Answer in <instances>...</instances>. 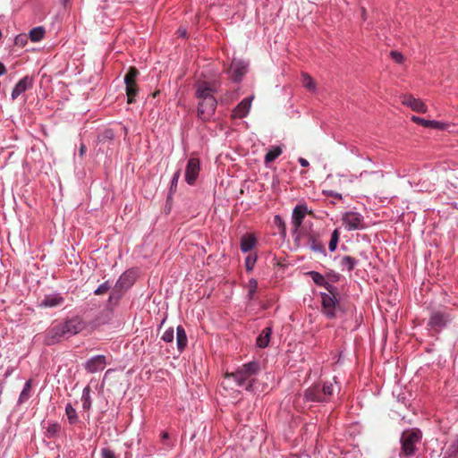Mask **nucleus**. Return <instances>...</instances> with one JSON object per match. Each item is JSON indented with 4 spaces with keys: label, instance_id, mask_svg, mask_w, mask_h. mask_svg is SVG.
Segmentation results:
<instances>
[{
    "label": "nucleus",
    "instance_id": "44",
    "mask_svg": "<svg viewBox=\"0 0 458 458\" xmlns=\"http://www.w3.org/2000/svg\"><path fill=\"white\" fill-rule=\"evenodd\" d=\"M391 57L398 64L403 61V55L398 51H391Z\"/></svg>",
    "mask_w": 458,
    "mask_h": 458
},
{
    "label": "nucleus",
    "instance_id": "2",
    "mask_svg": "<svg viewBox=\"0 0 458 458\" xmlns=\"http://www.w3.org/2000/svg\"><path fill=\"white\" fill-rule=\"evenodd\" d=\"M195 98L199 100L197 106V117L203 123L211 121L216 114L217 101L214 97L216 91L213 83L208 81H197L194 84Z\"/></svg>",
    "mask_w": 458,
    "mask_h": 458
},
{
    "label": "nucleus",
    "instance_id": "33",
    "mask_svg": "<svg viewBox=\"0 0 458 458\" xmlns=\"http://www.w3.org/2000/svg\"><path fill=\"white\" fill-rule=\"evenodd\" d=\"M126 94L128 97V103L131 104L135 101V98L138 94V87L136 83H131L129 85H125Z\"/></svg>",
    "mask_w": 458,
    "mask_h": 458
},
{
    "label": "nucleus",
    "instance_id": "16",
    "mask_svg": "<svg viewBox=\"0 0 458 458\" xmlns=\"http://www.w3.org/2000/svg\"><path fill=\"white\" fill-rule=\"evenodd\" d=\"M125 293V290L117 288V286L114 284V287L110 289V294L106 305V309L110 311H113L118 306Z\"/></svg>",
    "mask_w": 458,
    "mask_h": 458
},
{
    "label": "nucleus",
    "instance_id": "31",
    "mask_svg": "<svg viewBox=\"0 0 458 458\" xmlns=\"http://www.w3.org/2000/svg\"><path fill=\"white\" fill-rule=\"evenodd\" d=\"M90 387L89 386H85L82 391L81 402L82 408L85 411H88L91 408V396H90Z\"/></svg>",
    "mask_w": 458,
    "mask_h": 458
},
{
    "label": "nucleus",
    "instance_id": "47",
    "mask_svg": "<svg viewBox=\"0 0 458 458\" xmlns=\"http://www.w3.org/2000/svg\"><path fill=\"white\" fill-rule=\"evenodd\" d=\"M326 193H327V196H332V197H335V198L339 199H342V194L341 193L335 192L333 191H328Z\"/></svg>",
    "mask_w": 458,
    "mask_h": 458
},
{
    "label": "nucleus",
    "instance_id": "38",
    "mask_svg": "<svg viewBox=\"0 0 458 458\" xmlns=\"http://www.w3.org/2000/svg\"><path fill=\"white\" fill-rule=\"evenodd\" d=\"M111 289V284L109 283V281H105L104 283H102L101 284H99L93 292V293L95 295H102L104 293H106V292L110 291Z\"/></svg>",
    "mask_w": 458,
    "mask_h": 458
},
{
    "label": "nucleus",
    "instance_id": "13",
    "mask_svg": "<svg viewBox=\"0 0 458 458\" xmlns=\"http://www.w3.org/2000/svg\"><path fill=\"white\" fill-rule=\"evenodd\" d=\"M307 213L308 208L306 205L301 204L295 206L292 213V224L293 226V233H296L300 229Z\"/></svg>",
    "mask_w": 458,
    "mask_h": 458
},
{
    "label": "nucleus",
    "instance_id": "21",
    "mask_svg": "<svg viewBox=\"0 0 458 458\" xmlns=\"http://www.w3.org/2000/svg\"><path fill=\"white\" fill-rule=\"evenodd\" d=\"M411 120L425 127V128H432V129H437V130H445L447 128V123H445L443 122H439V121H436V120H426L424 118H421V117H419V116H416V115H412L411 116Z\"/></svg>",
    "mask_w": 458,
    "mask_h": 458
},
{
    "label": "nucleus",
    "instance_id": "42",
    "mask_svg": "<svg viewBox=\"0 0 458 458\" xmlns=\"http://www.w3.org/2000/svg\"><path fill=\"white\" fill-rule=\"evenodd\" d=\"M256 261H257V256L248 255L245 259L246 270L249 272L253 270Z\"/></svg>",
    "mask_w": 458,
    "mask_h": 458
},
{
    "label": "nucleus",
    "instance_id": "8",
    "mask_svg": "<svg viewBox=\"0 0 458 458\" xmlns=\"http://www.w3.org/2000/svg\"><path fill=\"white\" fill-rule=\"evenodd\" d=\"M114 146V132L112 129H105L97 137L98 150L106 156H111Z\"/></svg>",
    "mask_w": 458,
    "mask_h": 458
},
{
    "label": "nucleus",
    "instance_id": "49",
    "mask_svg": "<svg viewBox=\"0 0 458 458\" xmlns=\"http://www.w3.org/2000/svg\"><path fill=\"white\" fill-rule=\"evenodd\" d=\"M298 161L302 167H308L310 165L309 161L303 157H299Z\"/></svg>",
    "mask_w": 458,
    "mask_h": 458
},
{
    "label": "nucleus",
    "instance_id": "14",
    "mask_svg": "<svg viewBox=\"0 0 458 458\" xmlns=\"http://www.w3.org/2000/svg\"><path fill=\"white\" fill-rule=\"evenodd\" d=\"M135 280L136 273L132 269H128L119 276L114 284L127 292L134 284Z\"/></svg>",
    "mask_w": 458,
    "mask_h": 458
},
{
    "label": "nucleus",
    "instance_id": "17",
    "mask_svg": "<svg viewBox=\"0 0 458 458\" xmlns=\"http://www.w3.org/2000/svg\"><path fill=\"white\" fill-rule=\"evenodd\" d=\"M33 86V79L30 76H24L21 78L13 87L11 94V98L13 100L16 99L21 93L25 92L27 89L32 88Z\"/></svg>",
    "mask_w": 458,
    "mask_h": 458
},
{
    "label": "nucleus",
    "instance_id": "41",
    "mask_svg": "<svg viewBox=\"0 0 458 458\" xmlns=\"http://www.w3.org/2000/svg\"><path fill=\"white\" fill-rule=\"evenodd\" d=\"M174 338V331L173 327L166 329L161 336V339L165 343H173Z\"/></svg>",
    "mask_w": 458,
    "mask_h": 458
},
{
    "label": "nucleus",
    "instance_id": "40",
    "mask_svg": "<svg viewBox=\"0 0 458 458\" xmlns=\"http://www.w3.org/2000/svg\"><path fill=\"white\" fill-rule=\"evenodd\" d=\"M302 84L306 89H308L310 91H314L316 89L314 81L310 75H303Z\"/></svg>",
    "mask_w": 458,
    "mask_h": 458
},
{
    "label": "nucleus",
    "instance_id": "35",
    "mask_svg": "<svg viewBox=\"0 0 458 458\" xmlns=\"http://www.w3.org/2000/svg\"><path fill=\"white\" fill-rule=\"evenodd\" d=\"M44 34H45V30L43 27H36V28H33L30 31V38L31 41L38 42L43 38Z\"/></svg>",
    "mask_w": 458,
    "mask_h": 458
},
{
    "label": "nucleus",
    "instance_id": "3",
    "mask_svg": "<svg viewBox=\"0 0 458 458\" xmlns=\"http://www.w3.org/2000/svg\"><path fill=\"white\" fill-rule=\"evenodd\" d=\"M260 371V362L254 360L238 367L234 372H226L225 379L233 380L236 386L251 392L253 391L254 385L257 383L256 377Z\"/></svg>",
    "mask_w": 458,
    "mask_h": 458
},
{
    "label": "nucleus",
    "instance_id": "12",
    "mask_svg": "<svg viewBox=\"0 0 458 458\" xmlns=\"http://www.w3.org/2000/svg\"><path fill=\"white\" fill-rule=\"evenodd\" d=\"M106 365V358L103 354L92 356L84 363V369L87 372L94 374L102 371Z\"/></svg>",
    "mask_w": 458,
    "mask_h": 458
},
{
    "label": "nucleus",
    "instance_id": "11",
    "mask_svg": "<svg viewBox=\"0 0 458 458\" xmlns=\"http://www.w3.org/2000/svg\"><path fill=\"white\" fill-rule=\"evenodd\" d=\"M249 63L242 59H233L227 71L231 80L233 82H240L247 73Z\"/></svg>",
    "mask_w": 458,
    "mask_h": 458
},
{
    "label": "nucleus",
    "instance_id": "24",
    "mask_svg": "<svg viewBox=\"0 0 458 458\" xmlns=\"http://www.w3.org/2000/svg\"><path fill=\"white\" fill-rule=\"evenodd\" d=\"M188 344V337L184 327L179 325L176 327V345L179 352H182Z\"/></svg>",
    "mask_w": 458,
    "mask_h": 458
},
{
    "label": "nucleus",
    "instance_id": "25",
    "mask_svg": "<svg viewBox=\"0 0 458 458\" xmlns=\"http://www.w3.org/2000/svg\"><path fill=\"white\" fill-rule=\"evenodd\" d=\"M256 243L257 240L255 236L248 233L242 235L240 242V248L242 252L246 253L250 251L256 245Z\"/></svg>",
    "mask_w": 458,
    "mask_h": 458
},
{
    "label": "nucleus",
    "instance_id": "9",
    "mask_svg": "<svg viewBox=\"0 0 458 458\" xmlns=\"http://www.w3.org/2000/svg\"><path fill=\"white\" fill-rule=\"evenodd\" d=\"M342 221L347 231L363 230L366 228L363 216L356 211H346L344 213Z\"/></svg>",
    "mask_w": 458,
    "mask_h": 458
},
{
    "label": "nucleus",
    "instance_id": "5",
    "mask_svg": "<svg viewBox=\"0 0 458 458\" xmlns=\"http://www.w3.org/2000/svg\"><path fill=\"white\" fill-rule=\"evenodd\" d=\"M421 439V432L418 429L404 431L400 438L401 449L399 458H413L416 454L417 445Z\"/></svg>",
    "mask_w": 458,
    "mask_h": 458
},
{
    "label": "nucleus",
    "instance_id": "26",
    "mask_svg": "<svg viewBox=\"0 0 458 458\" xmlns=\"http://www.w3.org/2000/svg\"><path fill=\"white\" fill-rule=\"evenodd\" d=\"M308 244L311 250L321 253L324 256L327 255V251L323 243L320 241H318L314 234H308Z\"/></svg>",
    "mask_w": 458,
    "mask_h": 458
},
{
    "label": "nucleus",
    "instance_id": "39",
    "mask_svg": "<svg viewBox=\"0 0 458 458\" xmlns=\"http://www.w3.org/2000/svg\"><path fill=\"white\" fill-rule=\"evenodd\" d=\"M60 425L57 422H49L47 428L48 437H55L60 430Z\"/></svg>",
    "mask_w": 458,
    "mask_h": 458
},
{
    "label": "nucleus",
    "instance_id": "18",
    "mask_svg": "<svg viewBox=\"0 0 458 458\" xmlns=\"http://www.w3.org/2000/svg\"><path fill=\"white\" fill-rule=\"evenodd\" d=\"M402 103L418 113L424 114L428 110L427 106L420 99L415 98L411 95H404L402 98Z\"/></svg>",
    "mask_w": 458,
    "mask_h": 458
},
{
    "label": "nucleus",
    "instance_id": "57",
    "mask_svg": "<svg viewBox=\"0 0 458 458\" xmlns=\"http://www.w3.org/2000/svg\"><path fill=\"white\" fill-rule=\"evenodd\" d=\"M366 160L369 161V162H372L371 158L370 157H366Z\"/></svg>",
    "mask_w": 458,
    "mask_h": 458
},
{
    "label": "nucleus",
    "instance_id": "28",
    "mask_svg": "<svg viewBox=\"0 0 458 458\" xmlns=\"http://www.w3.org/2000/svg\"><path fill=\"white\" fill-rule=\"evenodd\" d=\"M31 386H32L31 379H29L25 382V384L23 385L22 390L18 398L19 404L24 403L25 402H27L30 399Z\"/></svg>",
    "mask_w": 458,
    "mask_h": 458
},
{
    "label": "nucleus",
    "instance_id": "51",
    "mask_svg": "<svg viewBox=\"0 0 458 458\" xmlns=\"http://www.w3.org/2000/svg\"><path fill=\"white\" fill-rule=\"evenodd\" d=\"M330 277L333 282H336L339 280L340 276L339 274L333 272L332 274H330Z\"/></svg>",
    "mask_w": 458,
    "mask_h": 458
},
{
    "label": "nucleus",
    "instance_id": "27",
    "mask_svg": "<svg viewBox=\"0 0 458 458\" xmlns=\"http://www.w3.org/2000/svg\"><path fill=\"white\" fill-rule=\"evenodd\" d=\"M359 260L351 256H344L340 260V267L342 271H352L358 265Z\"/></svg>",
    "mask_w": 458,
    "mask_h": 458
},
{
    "label": "nucleus",
    "instance_id": "58",
    "mask_svg": "<svg viewBox=\"0 0 458 458\" xmlns=\"http://www.w3.org/2000/svg\"><path fill=\"white\" fill-rule=\"evenodd\" d=\"M19 43V37L16 38V44Z\"/></svg>",
    "mask_w": 458,
    "mask_h": 458
},
{
    "label": "nucleus",
    "instance_id": "45",
    "mask_svg": "<svg viewBox=\"0 0 458 458\" xmlns=\"http://www.w3.org/2000/svg\"><path fill=\"white\" fill-rule=\"evenodd\" d=\"M275 224L279 227V228H283L284 229V222L283 221V219L281 218L280 216L276 215L275 216Z\"/></svg>",
    "mask_w": 458,
    "mask_h": 458
},
{
    "label": "nucleus",
    "instance_id": "7",
    "mask_svg": "<svg viewBox=\"0 0 458 458\" xmlns=\"http://www.w3.org/2000/svg\"><path fill=\"white\" fill-rule=\"evenodd\" d=\"M453 319L452 315L445 308L433 309L430 311L428 327L436 331H442Z\"/></svg>",
    "mask_w": 458,
    "mask_h": 458
},
{
    "label": "nucleus",
    "instance_id": "37",
    "mask_svg": "<svg viewBox=\"0 0 458 458\" xmlns=\"http://www.w3.org/2000/svg\"><path fill=\"white\" fill-rule=\"evenodd\" d=\"M258 289V282L256 279L251 278L248 282V299L252 300L254 298V294Z\"/></svg>",
    "mask_w": 458,
    "mask_h": 458
},
{
    "label": "nucleus",
    "instance_id": "23",
    "mask_svg": "<svg viewBox=\"0 0 458 458\" xmlns=\"http://www.w3.org/2000/svg\"><path fill=\"white\" fill-rule=\"evenodd\" d=\"M273 329L272 327L268 326L265 327L260 334L258 335L256 344L260 349H264L268 346L271 339Z\"/></svg>",
    "mask_w": 458,
    "mask_h": 458
},
{
    "label": "nucleus",
    "instance_id": "20",
    "mask_svg": "<svg viewBox=\"0 0 458 458\" xmlns=\"http://www.w3.org/2000/svg\"><path fill=\"white\" fill-rule=\"evenodd\" d=\"M308 275L311 277L312 281L318 286H323L328 293L336 292L337 288L327 281L325 276L317 271H309Z\"/></svg>",
    "mask_w": 458,
    "mask_h": 458
},
{
    "label": "nucleus",
    "instance_id": "19",
    "mask_svg": "<svg viewBox=\"0 0 458 458\" xmlns=\"http://www.w3.org/2000/svg\"><path fill=\"white\" fill-rule=\"evenodd\" d=\"M64 301V297L60 293H53L46 294L41 301L39 307L41 308H55L62 305Z\"/></svg>",
    "mask_w": 458,
    "mask_h": 458
},
{
    "label": "nucleus",
    "instance_id": "32",
    "mask_svg": "<svg viewBox=\"0 0 458 458\" xmlns=\"http://www.w3.org/2000/svg\"><path fill=\"white\" fill-rule=\"evenodd\" d=\"M181 172H182V170H181V168H179L174 174V175L171 179L170 189H169L167 199H171L172 196L175 193V191L177 190L178 182H179V179L181 176Z\"/></svg>",
    "mask_w": 458,
    "mask_h": 458
},
{
    "label": "nucleus",
    "instance_id": "36",
    "mask_svg": "<svg viewBox=\"0 0 458 458\" xmlns=\"http://www.w3.org/2000/svg\"><path fill=\"white\" fill-rule=\"evenodd\" d=\"M340 233L338 229H335L331 234V239L328 244L329 251L333 252L336 250L339 242Z\"/></svg>",
    "mask_w": 458,
    "mask_h": 458
},
{
    "label": "nucleus",
    "instance_id": "55",
    "mask_svg": "<svg viewBox=\"0 0 458 458\" xmlns=\"http://www.w3.org/2000/svg\"><path fill=\"white\" fill-rule=\"evenodd\" d=\"M361 13H362V18H363V20L365 21V20H366V17H365V15H366V11H365V9H364V8H362V9H361Z\"/></svg>",
    "mask_w": 458,
    "mask_h": 458
},
{
    "label": "nucleus",
    "instance_id": "53",
    "mask_svg": "<svg viewBox=\"0 0 458 458\" xmlns=\"http://www.w3.org/2000/svg\"><path fill=\"white\" fill-rule=\"evenodd\" d=\"M86 152V147L84 144H81L80 147V156L82 157Z\"/></svg>",
    "mask_w": 458,
    "mask_h": 458
},
{
    "label": "nucleus",
    "instance_id": "10",
    "mask_svg": "<svg viewBox=\"0 0 458 458\" xmlns=\"http://www.w3.org/2000/svg\"><path fill=\"white\" fill-rule=\"evenodd\" d=\"M201 170V163L199 158L191 157L188 159L186 167H185V173H184V179L187 184L189 185H194L199 178V173Z\"/></svg>",
    "mask_w": 458,
    "mask_h": 458
},
{
    "label": "nucleus",
    "instance_id": "22",
    "mask_svg": "<svg viewBox=\"0 0 458 458\" xmlns=\"http://www.w3.org/2000/svg\"><path fill=\"white\" fill-rule=\"evenodd\" d=\"M442 458H458V438L448 440L442 448Z\"/></svg>",
    "mask_w": 458,
    "mask_h": 458
},
{
    "label": "nucleus",
    "instance_id": "50",
    "mask_svg": "<svg viewBox=\"0 0 458 458\" xmlns=\"http://www.w3.org/2000/svg\"><path fill=\"white\" fill-rule=\"evenodd\" d=\"M377 172H375V171H373V172L362 171V172L360 174L359 177H360V178H363V177H365V176H366V175H368V174H377Z\"/></svg>",
    "mask_w": 458,
    "mask_h": 458
},
{
    "label": "nucleus",
    "instance_id": "46",
    "mask_svg": "<svg viewBox=\"0 0 458 458\" xmlns=\"http://www.w3.org/2000/svg\"><path fill=\"white\" fill-rule=\"evenodd\" d=\"M349 149H350V152H351L352 154L355 155V156H356V157H360V158L362 157H361V155H360V153L359 152V149H358L356 147H354V146H351V147L349 148Z\"/></svg>",
    "mask_w": 458,
    "mask_h": 458
},
{
    "label": "nucleus",
    "instance_id": "1",
    "mask_svg": "<svg viewBox=\"0 0 458 458\" xmlns=\"http://www.w3.org/2000/svg\"><path fill=\"white\" fill-rule=\"evenodd\" d=\"M85 327L86 323L81 317L66 318L61 322L53 323L45 333L43 344L47 346L57 344L81 333Z\"/></svg>",
    "mask_w": 458,
    "mask_h": 458
},
{
    "label": "nucleus",
    "instance_id": "4",
    "mask_svg": "<svg viewBox=\"0 0 458 458\" xmlns=\"http://www.w3.org/2000/svg\"><path fill=\"white\" fill-rule=\"evenodd\" d=\"M334 384L330 381L318 382L303 392V400L307 403H328L334 394Z\"/></svg>",
    "mask_w": 458,
    "mask_h": 458
},
{
    "label": "nucleus",
    "instance_id": "52",
    "mask_svg": "<svg viewBox=\"0 0 458 458\" xmlns=\"http://www.w3.org/2000/svg\"><path fill=\"white\" fill-rule=\"evenodd\" d=\"M6 72V68L3 63L0 62V76L4 75Z\"/></svg>",
    "mask_w": 458,
    "mask_h": 458
},
{
    "label": "nucleus",
    "instance_id": "30",
    "mask_svg": "<svg viewBox=\"0 0 458 458\" xmlns=\"http://www.w3.org/2000/svg\"><path fill=\"white\" fill-rule=\"evenodd\" d=\"M282 154L280 146H272L265 155V162L270 163L275 161Z\"/></svg>",
    "mask_w": 458,
    "mask_h": 458
},
{
    "label": "nucleus",
    "instance_id": "6",
    "mask_svg": "<svg viewBox=\"0 0 458 458\" xmlns=\"http://www.w3.org/2000/svg\"><path fill=\"white\" fill-rule=\"evenodd\" d=\"M321 296V311L323 315L333 319L338 316V313L344 312L341 308L340 301L337 298V291L333 293H320Z\"/></svg>",
    "mask_w": 458,
    "mask_h": 458
},
{
    "label": "nucleus",
    "instance_id": "15",
    "mask_svg": "<svg viewBox=\"0 0 458 458\" xmlns=\"http://www.w3.org/2000/svg\"><path fill=\"white\" fill-rule=\"evenodd\" d=\"M254 98V96H250L245 98H243L233 110V117L234 118H244L248 115L251 102Z\"/></svg>",
    "mask_w": 458,
    "mask_h": 458
},
{
    "label": "nucleus",
    "instance_id": "34",
    "mask_svg": "<svg viewBox=\"0 0 458 458\" xmlns=\"http://www.w3.org/2000/svg\"><path fill=\"white\" fill-rule=\"evenodd\" d=\"M139 75V71L135 67H130L124 76L123 81L125 85L136 83V78Z\"/></svg>",
    "mask_w": 458,
    "mask_h": 458
},
{
    "label": "nucleus",
    "instance_id": "54",
    "mask_svg": "<svg viewBox=\"0 0 458 458\" xmlns=\"http://www.w3.org/2000/svg\"><path fill=\"white\" fill-rule=\"evenodd\" d=\"M162 438L165 440V439H168L169 438V434L167 432H163L162 435H161Z\"/></svg>",
    "mask_w": 458,
    "mask_h": 458
},
{
    "label": "nucleus",
    "instance_id": "43",
    "mask_svg": "<svg viewBox=\"0 0 458 458\" xmlns=\"http://www.w3.org/2000/svg\"><path fill=\"white\" fill-rule=\"evenodd\" d=\"M101 457L102 458H115L114 453L107 447L101 449Z\"/></svg>",
    "mask_w": 458,
    "mask_h": 458
},
{
    "label": "nucleus",
    "instance_id": "59",
    "mask_svg": "<svg viewBox=\"0 0 458 458\" xmlns=\"http://www.w3.org/2000/svg\"><path fill=\"white\" fill-rule=\"evenodd\" d=\"M391 458H394V457H391Z\"/></svg>",
    "mask_w": 458,
    "mask_h": 458
},
{
    "label": "nucleus",
    "instance_id": "48",
    "mask_svg": "<svg viewBox=\"0 0 458 458\" xmlns=\"http://www.w3.org/2000/svg\"><path fill=\"white\" fill-rule=\"evenodd\" d=\"M177 34L179 37L181 38H184L186 37V34H187V30L185 28H182L180 27L178 30H177Z\"/></svg>",
    "mask_w": 458,
    "mask_h": 458
},
{
    "label": "nucleus",
    "instance_id": "29",
    "mask_svg": "<svg viewBox=\"0 0 458 458\" xmlns=\"http://www.w3.org/2000/svg\"><path fill=\"white\" fill-rule=\"evenodd\" d=\"M65 414L71 425H75L79 422L78 413L70 403L65 405Z\"/></svg>",
    "mask_w": 458,
    "mask_h": 458
},
{
    "label": "nucleus",
    "instance_id": "56",
    "mask_svg": "<svg viewBox=\"0 0 458 458\" xmlns=\"http://www.w3.org/2000/svg\"><path fill=\"white\" fill-rule=\"evenodd\" d=\"M60 1H61L62 4L64 6L70 2V0H60Z\"/></svg>",
    "mask_w": 458,
    "mask_h": 458
}]
</instances>
